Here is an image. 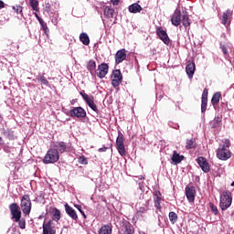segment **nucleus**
<instances>
[{
  "instance_id": "f257e3e1",
  "label": "nucleus",
  "mask_w": 234,
  "mask_h": 234,
  "mask_svg": "<svg viewBox=\"0 0 234 234\" xmlns=\"http://www.w3.org/2000/svg\"><path fill=\"white\" fill-rule=\"evenodd\" d=\"M231 141L229 139H223L218 145V148L216 150V156L218 160L226 162L231 158L233 153H231Z\"/></svg>"
},
{
  "instance_id": "3c124183",
  "label": "nucleus",
  "mask_w": 234,
  "mask_h": 234,
  "mask_svg": "<svg viewBox=\"0 0 234 234\" xmlns=\"http://www.w3.org/2000/svg\"><path fill=\"white\" fill-rule=\"evenodd\" d=\"M75 207L78 208V210L80 211V213L81 211H83V209H81L80 205H75Z\"/></svg>"
},
{
  "instance_id": "603ef678",
  "label": "nucleus",
  "mask_w": 234,
  "mask_h": 234,
  "mask_svg": "<svg viewBox=\"0 0 234 234\" xmlns=\"http://www.w3.org/2000/svg\"><path fill=\"white\" fill-rule=\"evenodd\" d=\"M80 214L84 218H87V215H85V212L83 210H80Z\"/></svg>"
},
{
  "instance_id": "9d476101",
  "label": "nucleus",
  "mask_w": 234,
  "mask_h": 234,
  "mask_svg": "<svg viewBox=\"0 0 234 234\" xmlns=\"http://www.w3.org/2000/svg\"><path fill=\"white\" fill-rule=\"evenodd\" d=\"M233 19V10L227 9L225 12H223L220 21L221 24L224 25L228 28L229 25H231V20Z\"/></svg>"
},
{
  "instance_id": "6e6552de",
  "label": "nucleus",
  "mask_w": 234,
  "mask_h": 234,
  "mask_svg": "<svg viewBox=\"0 0 234 234\" xmlns=\"http://www.w3.org/2000/svg\"><path fill=\"white\" fill-rule=\"evenodd\" d=\"M42 228V234H56V231L58 229L56 228V222H54V220L44 221Z\"/></svg>"
},
{
  "instance_id": "7c9ffc66",
  "label": "nucleus",
  "mask_w": 234,
  "mask_h": 234,
  "mask_svg": "<svg viewBox=\"0 0 234 234\" xmlns=\"http://www.w3.org/2000/svg\"><path fill=\"white\" fill-rule=\"evenodd\" d=\"M80 41L86 46L90 44V38H89V35H87V33H81L80 35Z\"/></svg>"
},
{
  "instance_id": "79ce46f5",
  "label": "nucleus",
  "mask_w": 234,
  "mask_h": 234,
  "mask_svg": "<svg viewBox=\"0 0 234 234\" xmlns=\"http://www.w3.org/2000/svg\"><path fill=\"white\" fill-rule=\"evenodd\" d=\"M207 94H208V90H207V88H205L203 90L201 101H207Z\"/></svg>"
},
{
  "instance_id": "4c0bfd02",
  "label": "nucleus",
  "mask_w": 234,
  "mask_h": 234,
  "mask_svg": "<svg viewBox=\"0 0 234 234\" xmlns=\"http://www.w3.org/2000/svg\"><path fill=\"white\" fill-rule=\"evenodd\" d=\"M207 110V101H201V112L204 114Z\"/></svg>"
},
{
  "instance_id": "aec40b11",
  "label": "nucleus",
  "mask_w": 234,
  "mask_h": 234,
  "mask_svg": "<svg viewBox=\"0 0 234 234\" xmlns=\"http://www.w3.org/2000/svg\"><path fill=\"white\" fill-rule=\"evenodd\" d=\"M197 164L204 173H209V163H207V160L206 158L198 157Z\"/></svg>"
},
{
  "instance_id": "6e6d98bb",
  "label": "nucleus",
  "mask_w": 234,
  "mask_h": 234,
  "mask_svg": "<svg viewBox=\"0 0 234 234\" xmlns=\"http://www.w3.org/2000/svg\"><path fill=\"white\" fill-rule=\"evenodd\" d=\"M3 142V138L2 137H0V144Z\"/></svg>"
},
{
  "instance_id": "1a4fd4ad",
  "label": "nucleus",
  "mask_w": 234,
  "mask_h": 234,
  "mask_svg": "<svg viewBox=\"0 0 234 234\" xmlns=\"http://www.w3.org/2000/svg\"><path fill=\"white\" fill-rule=\"evenodd\" d=\"M109 74V64L102 62L95 69V77L98 76L100 80H103Z\"/></svg>"
},
{
  "instance_id": "6ab92c4d",
  "label": "nucleus",
  "mask_w": 234,
  "mask_h": 234,
  "mask_svg": "<svg viewBox=\"0 0 234 234\" xmlns=\"http://www.w3.org/2000/svg\"><path fill=\"white\" fill-rule=\"evenodd\" d=\"M195 70H197L195 62L188 61L186 64V72L189 80H193V76H195Z\"/></svg>"
},
{
  "instance_id": "72a5a7b5",
  "label": "nucleus",
  "mask_w": 234,
  "mask_h": 234,
  "mask_svg": "<svg viewBox=\"0 0 234 234\" xmlns=\"http://www.w3.org/2000/svg\"><path fill=\"white\" fill-rule=\"evenodd\" d=\"M37 80H38V81H40L41 85H46V87H48L49 82L47 80V78L45 77V73H43L42 75H38L37 77Z\"/></svg>"
},
{
  "instance_id": "e433bc0d",
  "label": "nucleus",
  "mask_w": 234,
  "mask_h": 234,
  "mask_svg": "<svg viewBox=\"0 0 234 234\" xmlns=\"http://www.w3.org/2000/svg\"><path fill=\"white\" fill-rule=\"evenodd\" d=\"M16 222L18 223V228H20V229H25V228H27V221L25 218H20Z\"/></svg>"
},
{
  "instance_id": "f03ea898",
  "label": "nucleus",
  "mask_w": 234,
  "mask_h": 234,
  "mask_svg": "<svg viewBox=\"0 0 234 234\" xmlns=\"http://www.w3.org/2000/svg\"><path fill=\"white\" fill-rule=\"evenodd\" d=\"M232 202L233 195L229 192V190H225L220 194L219 207L222 211H226V209L231 207Z\"/></svg>"
},
{
  "instance_id": "2f4dec72",
  "label": "nucleus",
  "mask_w": 234,
  "mask_h": 234,
  "mask_svg": "<svg viewBox=\"0 0 234 234\" xmlns=\"http://www.w3.org/2000/svg\"><path fill=\"white\" fill-rule=\"evenodd\" d=\"M112 228L109 225H104L100 229L99 234H112Z\"/></svg>"
},
{
  "instance_id": "dca6fc26",
  "label": "nucleus",
  "mask_w": 234,
  "mask_h": 234,
  "mask_svg": "<svg viewBox=\"0 0 234 234\" xmlns=\"http://www.w3.org/2000/svg\"><path fill=\"white\" fill-rule=\"evenodd\" d=\"M53 149L58 150V154L60 153V154H63V153H67V143L63 142V141H58V142H55L53 143Z\"/></svg>"
},
{
  "instance_id": "37998d69",
  "label": "nucleus",
  "mask_w": 234,
  "mask_h": 234,
  "mask_svg": "<svg viewBox=\"0 0 234 234\" xmlns=\"http://www.w3.org/2000/svg\"><path fill=\"white\" fill-rule=\"evenodd\" d=\"M222 122V120H220V118L219 117H217V118H215L214 119V121H213V127H218V124Z\"/></svg>"
},
{
  "instance_id": "a19ab883",
  "label": "nucleus",
  "mask_w": 234,
  "mask_h": 234,
  "mask_svg": "<svg viewBox=\"0 0 234 234\" xmlns=\"http://www.w3.org/2000/svg\"><path fill=\"white\" fill-rule=\"evenodd\" d=\"M79 164H82L83 165H87L89 164V161L87 160V157L81 155L79 157Z\"/></svg>"
},
{
  "instance_id": "4468645a",
  "label": "nucleus",
  "mask_w": 234,
  "mask_h": 234,
  "mask_svg": "<svg viewBox=\"0 0 234 234\" xmlns=\"http://www.w3.org/2000/svg\"><path fill=\"white\" fill-rule=\"evenodd\" d=\"M156 35L158 36L159 39L165 43V45H169V43H171V39H169V36H167V32L164 30V28L157 27Z\"/></svg>"
},
{
  "instance_id": "c85d7f7f",
  "label": "nucleus",
  "mask_w": 234,
  "mask_h": 234,
  "mask_svg": "<svg viewBox=\"0 0 234 234\" xmlns=\"http://www.w3.org/2000/svg\"><path fill=\"white\" fill-rule=\"evenodd\" d=\"M186 149H197V140L195 138L187 139Z\"/></svg>"
},
{
  "instance_id": "5701e85b",
  "label": "nucleus",
  "mask_w": 234,
  "mask_h": 234,
  "mask_svg": "<svg viewBox=\"0 0 234 234\" xmlns=\"http://www.w3.org/2000/svg\"><path fill=\"white\" fill-rule=\"evenodd\" d=\"M51 215V220H53V222H59V220H61V211H59V209L56 207L52 208Z\"/></svg>"
},
{
  "instance_id": "49530a36",
  "label": "nucleus",
  "mask_w": 234,
  "mask_h": 234,
  "mask_svg": "<svg viewBox=\"0 0 234 234\" xmlns=\"http://www.w3.org/2000/svg\"><path fill=\"white\" fill-rule=\"evenodd\" d=\"M221 50H222L223 54L225 56H227V54H228V48H226L225 46H222Z\"/></svg>"
},
{
  "instance_id": "c9c22d12",
  "label": "nucleus",
  "mask_w": 234,
  "mask_h": 234,
  "mask_svg": "<svg viewBox=\"0 0 234 234\" xmlns=\"http://www.w3.org/2000/svg\"><path fill=\"white\" fill-rule=\"evenodd\" d=\"M39 25L41 26V28H42L44 34H46V36H48L49 29H48V26H47L46 22L41 20L39 22Z\"/></svg>"
},
{
  "instance_id": "2eb2a0df",
  "label": "nucleus",
  "mask_w": 234,
  "mask_h": 234,
  "mask_svg": "<svg viewBox=\"0 0 234 234\" xmlns=\"http://www.w3.org/2000/svg\"><path fill=\"white\" fill-rule=\"evenodd\" d=\"M125 59H127V50L125 48H122L118 50L115 54L116 65H120V63H123Z\"/></svg>"
},
{
  "instance_id": "f3484780",
  "label": "nucleus",
  "mask_w": 234,
  "mask_h": 234,
  "mask_svg": "<svg viewBox=\"0 0 234 234\" xmlns=\"http://www.w3.org/2000/svg\"><path fill=\"white\" fill-rule=\"evenodd\" d=\"M171 23L174 27H179L182 23V13L179 10H176L171 17Z\"/></svg>"
},
{
  "instance_id": "b1692460",
  "label": "nucleus",
  "mask_w": 234,
  "mask_h": 234,
  "mask_svg": "<svg viewBox=\"0 0 234 234\" xmlns=\"http://www.w3.org/2000/svg\"><path fill=\"white\" fill-rule=\"evenodd\" d=\"M128 10L131 14H139L143 9L142 5H138V3H134L128 7Z\"/></svg>"
},
{
  "instance_id": "4d7b16f0",
  "label": "nucleus",
  "mask_w": 234,
  "mask_h": 234,
  "mask_svg": "<svg viewBox=\"0 0 234 234\" xmlns=\"http://www.w3.org/2000/svg\"><path fill=\"white\" fill-rule=\"evenodd\" d=\"M16 48H17V50H19V45H18V46H16Z\"/></svg>"
},
{
  "instance_id": "13d9d810",
  "label": "nucleus",
  "mask_w": 234,
  "mask_h": 234,
  "mask_svg": "<svg viewBox=\"0 0 234 234\" xmlns=\"http://www.w3.org/2000/svg\"><path fill=\"white\" fill-rule=\"evenodd\" d=\"M231 186H234V182L231 183Z\"/></svg>"
},
{
  "instance_id": "c756f323",
  "label": "nucleus",
  "mask_w": 234,
  "mask_h": 234,
  "mask_svg": "<svg viewBox=\"0 0 234 234\" xmlns=\"http://www.w3.org/2000/svg\"><path fill=\"white\" fill-rule=\"evenodd\" d=\"M220 98H222V94L220 92L214 93V95L212 96V99H211V103L214 107H215V105H218V103L220 101Z\"/></svg>"
},
{
  "instance_id": "412c9836",
  "label": "nucleus",
  "mask_w": 234,
  "mask_h": 234,
  "mask_svg": "<svg viewBox=\"0 0 234 234\" xmlns=\"http://www.w3.org/2000/svg\"><path fill=\"white\" fill-rule=\"evenodd\" d=\"M86 69L89 70L90 76L96 78V61L92 59L89 60Z\"/></svg>"
},
{
  "instance_id": "bb28decb",
  "label": "nucleus",
  "mask_w": 234,
  "mask_h": 234,
  "mask_svg": "<svg viewBox=\"0 0 234 234\" xmlns=\"http://www.w3.org/2000/svg\"><path fill=\"white\" fill-rule=\"evenodd\" d=\"M171 160L176 165L180 164V162L184 160V155H180V154L176 153V151H174Z\"/></svg>"
},
{
  "instance_id": "f8f14e48",
  "label": "nucleus",
  "mask_w": 234,
  "mask_h": 234,
  "mask_svg": "<svg viewBox=\"0 0 234 234\" xmlns=\"http://www.w3.org/2000/svg\"><path fill=\"white\" fill-rule=\"evenodd\" d=\"M80 96L83 98L84 101L94 112H98V106L94 102V97L89 96L87 93L80 92Z\"/></svg>"
},
{
  "instance_id": "7ed1b4c3",
  "label": "nucleus",
  "mask_w": 234,
  "mask_h": 234,
  "mask_svg": "<svg viewBox=\"0 0 234 234\" xmlns=\"http://www.w3.org/2000/svg\"><path fill=\"white\" fill-rule=\"evenodd\" d=\"M59 160V152L54 148L48 150L43 164H56Z\"/></svg>"
},
{
  "instance_id": "9b49d317",
  "label": "nucleus",
  "mask_w": 234,
  "mask_h": 234,
  "mask_svg": "<svg viewBox=\"0 0 234 234\" xmlns=\"http://www.w3.org/2000/svg\"><path fill=\"white\" fill-rule=\"evenodd\" d=\"M112 87L116 88L120 86V83H122L123 80V76L122 75V71L120 69H115L112 71Z\"/></svg>"
},
{
  "instance_id": "393cba45",
  "label": "nucleus",
  "mask_w": 234,
  "mask_h": 234,
  "mask_svg": "<svg viewBox=\"0 0 234 234\" xmlns=\"http://www.w3.org/2000/svg\"><path fill=\"white\" fill-rule=\"evenodd\" d=\"M103 12H104L105 17H108L109 19L114 17V8L109 5H106L104 6Z\"/></svg>"
},
{
  "instance_id": "09e8293b",
  "label": "nucleus",
  "mask_w": 234,
  "mask_h": 234,
  "mask_svg": "<svg viewBox=\"0 0 234 234\" xmlns=\"http://www.w3.org/2000/svg\"><path fill=\"white\" fill-rule=\"evenodd\" d=\"M5 6H6V4H5V2L0 0V10H3V8H5Z\"/></svg>"
},
{
  "instance_id": "c03bdc74",
  "label": "nucleus",
  "mask_w": 234,
  "mask_h": 234,
  "mask_svg": "<svg viewBox=\"0 0 234 234\" xmlns=\"http://www.w3.org/2000/svg\"><path fill=\"white\" fill-rule=\"evenodd\" d=\"M34 16L37 19L38 23H41V21H43V18H41L39 15H37V11H35Z\"/></svg>"
},
{
  "instance_id": "a878e982",
  "label": "nucleus",
  "mask_w": 234,
  "mask_h": 234,
  "mask_svg": "<svg viewBox=\"0 0 234 234\" xmlns=\"http://www.w3.org/2000/svg\"><path fill=\"white\" fill-rule=\"evenodd\" d=\"M181 23L185 28H189V27H191V19H189V15H187V13L182 16Z\"/></svg>"
},
{
  "instance_id": "39448f33",
  "label": "nucleus",
  "mask_w": 234,
  "mask_h": 234,
  "mask_svg": "<svg viewBox=\"0 0 234 234\" xmlns=\"http://www.w3.org/2000/svg\"><path fill=\"white\" fill-rule=\"evenodd\" d=\"M123 142V133L119 132L116 139V149L121 156H125V154H127V151L125 150V144Z\"/></svg>"
},
{
  "instance_id": "58836bf2",
  "label": "nucleus",
  "mask_w": 234,
  "mask_h": 234,
  "mask_svg": "<svg viewBox=\"0 0 234 234\" xmlns=\"http://www.w3.org/2000/svg\"><path fill=\"white\" fill-rule=\"evenodd\" d=\"M209 207H210V210L212 211V213L214 215H218V207H217L215 204L209 203Z\"/></svg>"
},
{
  "instance_id": "20e7f679",
  "label": "nucleus",
  "mask_w": 234,
  "mask_h": 234,
  "mask_svg": "<svg viewBox=\"0 0 234 234\" xmlns=\"http://www.w3.org/2000/svg\"><path fill=\"white\" fill-rule=\"evenodd\" d=\"M20 207L24 215H30V211H32V200H30V196L25 194L20 202Z\"/></svg>"
},
{
  "instance_id": "a18cd8bd",
  "label": "nucleus",
  "mask_w": 234,
  "mask_h": 234,
  "mask_svg": "<svg viewBox=\"0 0 234 234\" xmlns=\"http://www.w3.org/2000/svg\"><path fill=\"white\" fill-rule=\"evenodd\" d=\"M124 234H134V230H133L131 228H128L125 229Z\"/></svg>"
},
{
  "instance_id": "ddd939ff",
  "label": "nucleus",
  "mask_w": 234,
  "mask_h": 234,
  "mask_svg": "<svg viewBox=\"0 0 234 234\" xmlns=\"http://www.w3.org/2000/svg\"><path fill=\"white\" fill-rule=\"evenodd\" d=\"M185 193L188 202L193 204V202H195V197H197L195 186H186Z\"/></svg>"
},
{
  "instance_id": "423d86ee",
  "label": "nucleus",
  "mask_w": 234,
  "mask_h": 234,
  "mask_svg": "<svg viewBox=\"0 0 234 234\" xmlns=\"http://www.w3.org/2000/svg\"><path fill=\"white\" fill-rule=\"evenodd\" d=\"M69 116L73 119L78 118L79 120L81 118L87 117V111L83 109L82 107H72L69 111Z\"/></svg>"
},
{
  "instance_id": "864d4df0",
  "label": "nucleus",
  "mask_w": 234,
  "mask_h": 234,
  "mask_svg": "<svg viewBox=\"0 0 234 234\" xmlns=\"http://www.w3.org/2000/svg\"><path fill=\"white\" fill-rule=\"evenodd\" d=\"M52 23H54V25H58V17H56L55 19L52 20Z\"/></svg>"
},
{
  "instance_id": "4be33fe9",
  "label": "nucleus",
  "mask_w": 234,
  "mask_h": 234,
  "mask_svg": "<svg viewBox=\"0 0 234 234\" xmlns=\"http://www.w3.org/2000/svg\"><path fill=\"white\" fill-rule=\"evenodd\" d=\"M65 211L72 220H78V214L76 213V210H74L72 207L69 206V204L65 205Z\"/></svg>"
},
{
  "instance_id": "a211bd4d",
  "label": "nucleus",
  "mask_w": 234,
  "mask_h": 234,
  "mask_svg": "<svg viewBox=\"0 0 234 234\" xmlns=\"http://www.w3.org/2000/svg\"><path fill=\"white\" fill-rule=\"evenodd\" d=\"M154 207H156L158 211H162V193L160 191H154Z\"/></svg>"
},
{
  "instance_id": "0eeeda50",
  "label": "nucleus",
  "mask_w": 234,
  "mask_h": 234,
  "mask_svg": "<svg viewBox=\"0 0 234 234\" xmlns=\"http://www.w3.org/2000/svg\"><path fill=\"white\" fill-rule=\"evenodd\" d=\"M9 210L13 222L19 221V218H21V209L19 208V205H17V203H13L9 205Z\"/></svg>"
},
{
  "instance_id": "cd10ccee",
  "label": "nucleus",
  "mask_w": 234,
  "mask_h": 234,
  "mask_svg": "<svg viewBox=\"0 0 234 234\" xmlns=\"http://www.w3.org/2000/svg\"><path fill=\"white\" fill-rule=\"evenodd\" d=\"M12 10L16 16H20V17H25V15L23 14V5H15L12 6Z\"/></svg>"
},
{
  "instance_id": "8fccbe9b",
  "label": "nucleus",
  "mask_w": 234,
  "mask_h": 234,
  "mask_svg": "<svg viewBox=\"0 0 234 234\" xmlns=\"http://www.w3.org/2000/svg\"><path fill=\"white\" fill-rule=\"evenodd\" d=\"M112 3L114 6H116L120 3V0H112Z\"/></svg>"
},
{
  "instance_id": "ea45409f",
  "label": "nucleus",
  "mask_w": 234,
  "mask_h": 234,
  "mask_svg": "<svg viewBox=\"0 0 234 234\" xmlns=\"http://www.w3.org/2000/svg\"><path fill=\"white\" fill-rule=\"evenodd\" d=\"M149 211V207L147 206L140 207L137 213H141V215H144Z\"/></svg>"
},
{
  "instance_id": "473e14b6",
  "label": "nucleus",
  "mask_w": 234,
  "mask_h": 234,
  "mask_svg": "<svg viewBox=\"0 0 234 234\" xmlns=\"http://www.w3.org/2000/svg\"><path fill=\"white\" fill-rule=\"evenodd\" d=\"M29 5L34 12H39V0H29Z\"/></svg>"
},
{
  "instance_id": "5fc2aeb1",
  "label": "nucleus",
  "mask_w": 234,
  "mask_h": 234,
  "mask_svg": "<svg viewBox=\"0 0 234 234\" xmlns=\"http://www.w3.org/2000/svg\"><path fill=\"white\" fill-rule=\"evenodd\" d=\"M178 124H176L175 126H174V129H178Z\"/></svg>"
},
{
  "instance_id": "f704fd0d",
  "label": "nucleus",
  "mask_w": 234,
  "mask_h": 234,
  "mask_svg": "<svg viewBox=\"0 0 234 234\" xmlns=\"http://www.w3.org/2000/svg\"><path fill=\"white\" fill-rule=\"evenodd\" d=\"M168 218H169L171 224H176V222L178 220V215H176L175 212L172 211V212H169Z\"/></svg>"
},
{
  "instance_id": "de8ad7c7",
  "label": "nucleus",
  "mask_w": 234,
  "mask_h": 234,
  "mask_svg": "<svg viewBox=\"0 0 234 234\" xmlns=\"http://www.w3.org/2000/svg\"><path fill=\"white\" fill-rule=\"evenodd\" d=\"M107 149H109V147H105L103 146L102 148H99V153H105L107 151Z\"/></svg>"
}]
</instances>
